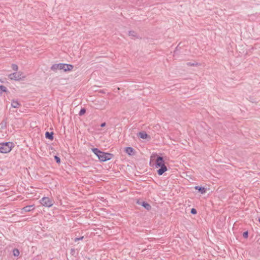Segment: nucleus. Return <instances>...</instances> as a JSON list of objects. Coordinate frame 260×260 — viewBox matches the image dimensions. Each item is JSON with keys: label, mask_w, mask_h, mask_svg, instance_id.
I'll return each instance as SVG.
<instances>
[{"label": "nucleus", "mask_w": 260, "mask_h": 260, "mask_svg": "<svg viewBox=\"0 0 260 260\" xmlns=\"http://www.w3.org/2000/svg\"><path fill=\"white\" fill-rule=\"evenodd\" d=\"M258 221L260 223V218H258Z\"/></svg>", "instance_id": "obj_25"}, {"label": "nucleus", "mask_w": 260, "mask_h": 260, "mask_svg": "<svg viewBox=\"0 0 260 260\" xmlns=\"http://www.w3.org/2000/svg\"><path fill=\"white\" fill-rule=\"evenodd\" d=\"M7 88L4 85L0 86V95H1L4 92H6Z\"/></svg>", "instance_id": "obj_15"}, {"label": "nucleus", "mask_w": 260, "mask_h": 260, "mask_svg": "<svg viewBox=\"0 0 260 260\" xmlns=\"http://www.w3.org/2000/svg\"><path fill=\"white\" fill-rule=\"evenodd\" d=\"M92 151L98 156L100 161H105L110 160L112 158V154L102 152L98 148H92Z\"/></svg>", "instance_id": "obj_1"}, {"label": "nucleus", "mask_w": 260, "mask_h": 260, "mask_svg": "<svg viewBox=\"0 0 260 260\" xmlns=\"http://www.w3.org/2000/svg\"><path fill=\"white\" fill-rule=\"evenodd\" d=\"M21 106L20 103L18 102L17 100H12L11 103V106L14 108H19Z\"/></svg>", "instance_id": "obj_9"}, {"label": "nucleus", "mask_w": 260, "mask_h": 260, "mask_svg": "<svg viewBox=\"0 0 260 260\" xmlns=\"http://www.w3.org/2000/svg\"><path fill=\"white\" fill-rule=\"evenodd\" d=\"M187 64H188V65H189H189H191V64H190V62H188V63H187ZM193 65H194V64H192V66H193ZM191 66H192V64H191Z\"/></svg>", "instance_id": "obj_24"}, {"label": "nucleus", "mask_w": 260, "mask_h": 260, "mask_svg": "<svg viewBox=\"0 0 260 260\" xmlns=\"http://www.w3.org/2000/svg\"><path fill=\"white\" fill-rule=\"evenodd\" d=\"M137 203L139 205H142L143 207H144L146 210H150L151 208V207L150 205L145 202H140L138 201Z\"/></svg>", "instance_id": "obj_7"}, {"label": "nucleus", "mask_w": 260, "mask_h": 260, "mask_svg": "<svg viewBox=\"0 0 260 260\" xmlns=\"http://www.w3.org/2000/svg\"><path fill=\"white\" fill-rule=\"evenodd\" d=\"M155 167L156 168L160 167V169L157 170V173L159 175H162L167 170L162 157L159 156L157 157L155 161Z\"/></svg>", "instance_id": "obj_2"}, {"label": "nucleus", "mask_w": 260, "mask_h": 260, "mask_svg": "<svg viewBox=\"0 0 260 260\" xmlns=\"http://www.w3.org/2000/svg\"><path fill=\"white\" fill-rule=\"evenodd\" d=\"M84 237L83 236H82L80 238H76L75 239H74V241L75 242H77L79 240H81L83 239Z\"/></svg>", "instance_id": "obj_21"}, {"label": "nucleus", "mask_w": 260, "mask_h": 260, "mask_svg": "<svg viewBox=\"0 0 260 260\" xmlns=\"http://www.w3.org/2000/svg\"><path fill=\"white\" fill-rule=\"evenodd\" d=\"M138 136L142 139H145L148 137V135L145 132H140L138 134Z\"/></svg>", "instance_id": "obj_11"}, {"label": "nucleus", "mask_w": 260, "mask_h": 260, "mask_svg": "<svg viewBox=\"0 0 260 260\" xmlns=\"http://www.w3.org/2000/svg\"><path fill=\"white\" fill-rule=\"evenodd\" d=\"M128 35L132 37V39L137 38V34L134 31H129Z\"/></svg>", "instance_id": "obj_13"}, {"label": "nucleus", "mask_w": 260, "mask_h": 260, "mask_svg": "<svg viewBox=\"0 0 260 260\" xmlns=\"http://www.w3.org/2000/svg\"><path fill=\"white\" fill-rule=\"evenodd\" d=\"M12 69L15 71H17V70L18 69V67L17 65H16L15 64H13L12 66Z\"/></svg>", "instance_id": "obj_18"}, {"label": "nucleus", "mask_w": 260, "mask_h": 260, "mask_svg": "<svg viewBox=\"0 0 260 260\" xmlns=\"http://www.w3.org/2000/svg\"><path fill=\"white\" fill-rule=\"evenodd\" d=\"M248 233L247 231H246V232H244L243 233V237L244 238H248Z\"/></svg>", "instance_id": "obj_19"}, {"label": "nucleus", "mask_w": 260, "mask_h": 260, "mask_svg": "<svg viewBox=\"0 0 260 260\" xmlns=\"http://www.w3.org/2000/svg\"><path fill=\"white\" fill-rule=\"evenodd\" d=\"M8 77L11 80H14L15 81H19L22 79L24 78L25 76L21 72H15L10 74L8 75Z\"/></svg>", "instance_id": "obj_5"}, {"label": "nucleus", "mask_w": 260, "mask_h": 260, "mask_svg": "<svg viewBox=\"0 0 260 260\" xmlns=\"http://www.w3.org/2000/svg\"><path fill=\"white\" fill-rule=\"evenodd\" d=\"M134 149L132 147H126L125 148V152L129 155L133 154Z\"/></svg>", "instance_id": "obj_14"}, {"label": "nucleus", "mask_w": 260, "mask_h": 260, "mask_svg": "<svg viewBox=\"0 0 260 260\" xmlns=\"http://www.w3.org/2000/svg\"><path fill=\"white\" fill-rule=\"evenodd\" d=\"M13 253L15 256H18L20 254V252L18 249L15 248L13 251Z\"/></svg>", "instance_id": "obj_16"}, {"label": "nucleus", "mask_w": 260, "mask_h": 260, "mask_svg": "<svg viewBox=\"0 0 260 260\" xmlns=\"http://www.w3.org/2000/svg\"><path fill=\"white\" fill-rule=\"evenodd\" d=\"M190 212L192 214H196L197 213V210L194 208H192L191 209Z\"/></svg>", "instance_id": "obj_22"}, {"label": "nucleus", "mask_w": 260, "mask_h": 260, "mask_svg": "<svg viewBox=\"0 0 260 260\" xmlns=\"http://www.w3.org/2000/svg\"><path fill=\"white\" fill-rule=\"evenodd\" d=\"M195 189L198 190L199 192H200L202 194H204L206 192V189L203 187H201V186H197L195 187Z\"/></svg>", "instance_id": "obj_10"}, {"label": "nucleus", "mask_w": 260, "mask_h": 260, "mask_svg": "<svg viewBox=\"0 0 260 260\" xmlns=\"http://www.w3.org/2000/svg\"><path fill=\"white\" fill-rule=\"evenodd\" d=\"M105 125H106V123H105V122L102 123L101 124V127H104Z\"/></svg>", "instance_id": "obj_23"}, {"label": "nucleus", "mask_w": 260, "mask_h": 260, "mask_svg": "<svg viewBox=\"0 0 260 260\" xmlns=\"http://www.w3.org/2000/svg\"><path fill=\"white\" fill-rule=\"evenodd\" d=\"M12 143L10 142H6L0 143V152L7 153L12 150Z\"/></svg>", "instance_id": "obj_4"}, {"label": "nucleus", "mask_w": 260, "mask_h": 260, "mask_svg": "<svg viewBox=\"0 0 260 260\" xmlns=\"http://www.w3.org/2000/svg\"><path fill=\"white\" fill-rule=\"evenodd\" d=\"M54 159L56 160V162L57 163H60V158L59 157H58L57 156H54Z\"/></svg>", "instance_id": "obj_20"}, {"label": "nucleus", "mask_w": 260, "mask_h": 260, "mask_svg": "<svg viewBox=\"0 0 260 260\" xmlns=\"http://www.w3.org/2000/svg\"><path fill=\"white\" fill-rule=\"evenodd\" d=\"M40 203L44 206L50 207L53 205L54 201L48 197H43L40 200Z\"/></svg>", "instance_id": "obj_6"}, {"label": "nucleus", "mask_w": 260, "mask_h": 260, "mask_svg": "<svg viewBox=\"0 0 260 260\" xmlns=\"http://www.w3.org/2000/svg\"><path fill=\"white\" fill-rule=\"evenodd\" d=\"M86 112V109L85 108H82L80 110L79 113V116H82L83 115H84Z\"/></svg>", "instance_id": "obj_17"}, {"label": "nucleus", "mask_w": 260, "mask_h": 260, "mask_svg": "<svg viewBox=\"0 0 260 260\" xmlns=\"http://www.w3.org/2000/svg\"><path fill=\"white\" fill-rule=\"evenodd\" d=\"M73 68L74 66L72 64L60 63L53 64L51 67V69L53 71L62 70L64 72H67L72 71Z\"/></svg>", "instance_id": "obj_3"}, {"label": "nucleus", "mask_w": 260, "mask_h": 260, "mask_svg": "<svg viewBox=\"0 0 260 260\" xmlns=\"http://www.w3.org/2000/svg\"><path fill=\"white\" fill-rule=\"evenodd\" d=\"M53 133L52 132L49 133L48 132H47L45 133V137L47 139L52 140L53 139Z\"/></svg>", "instance_id": "obj_12"}, {"label": "nucleus", "mask_w": 260, "mask_h": 260, "mask_svg": "<svg viewBox=\"0 0 260 260\" xmlns=\"http://www.w3.org/2000/svg\"><path fill=\"white\" fill-rule=\"evenodd\" d=\"M34 209H35V207H34V205H28V206H26L25 207H23L22 208V210L23 212H30L31 211H32L33 210H34Z\"/></svg>", "instance_id": "obj_8"}]
</instances>
